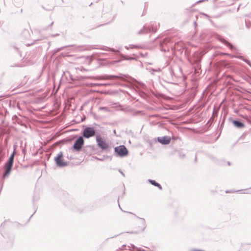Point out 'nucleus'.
I'll use <instances>...</instances> for the list:
<instances>
[{
  "label": "nucleus",
  "instance_id": "obj_1",
  "mask_svg": "<svg viewBox=\"0 0 251 251\" xmlns=\"http://www.w3.org/2000/svg\"><path fill=\"white\" fill-rule=\"evenodd\" d=\"M16 148V146L14 145V151L13 152L11 153L10 156H9L8 160L5 163L4 169V171L2 175V178H5L6 177H7L9 174L11 173L12 166L13 165L14 163V156L15 155V150Z\"/></svg>",
  "mask_w": 251,
  "mask_h": 251
},
{
  "label": "nucleus",
  "instance_id": "obj_2",
  "mask_svg": "<svg viewBox=\"0 0 251 251\" xmlns=\"http://www.w3.org/2000/svg\"><path fill=\"white\" fill-rule=\"evenodd\" d=\"M157 25L156 23L151 24L150 26L147 27L146 25L143 26L142 28L138 32V34H143L147 33L149 32H155L157 30Z\"/></svg>",
  "mask_w": 251,
  "mask_h": 251
},
{
  "label": "nucleus",
  "instance_id": "obj_3",
  "mask_svg": "<svg viewBox=\"0 0 251 251\" xmlns=\"http://www.w3.org/2000/svg\"><path fill=\"white\" fill-rule=\"evenodd\" d=\"M96 139L98 147L102 151H105L109 149L108 144L101 138L100 134L96 136Z\"/></svg>",
  "mask_w": 251,
  "mask_h": 251
},
{
  "label": "nucleus",
  "instance_id": "obj_4",
  "mask_svg": "<svg viewBox=\"0 0 251 251\" xmlns=\"http://www.w3.org/2000/svg\"><path fill=\"white\" fill-rule=\"evenodd\" d=\"M114 151L117 156L121 157L126 156L128 154V151L124 145H120L115 147Z\"/></svg>",
  "mask_w": 251,
  "mask_h": 251
},
{
  "label": "nucleus",
  "instance_id": "obj_5",
  "mask_svg": "<svg viewBox=\"0 0 251 251\" xmlns=\"http://www.w3.org/2000/svg\"><path fill=\"white\" fill-rule=\"evenodd\" d=\"M96 133V130L93 127L86 126L83 129L82 137L89 139L94 136Z\"/></svg>",
  "mask_w": 251,
  "mask_h": 251
},
{
  "label": "nucleus",
  "instance_id": "obj_6",
  "mask_svg": "<svg viewBox=\"0 0 251 251\" xmlns=\"http://www.w3.org/2000/svg\"><path fill=\"white\" fill-rule=\"evenodd\" d=\"M172 44L171 40L169 38H165L160 41V48L162 51L166 52L169 50L170 45Z\"/></svg>",
  "mask_w": 251,
  "mask_h": 251
},
{
  "label": "nucleus",
  "instance_id": "obj_7",
  "mask_svg": "<svg viewBox=\"0 0 251 251\" xmlns=\"http://www.w3.org/2000/svg\"><path fill=\"white\" fill-rule=\"evenodd\" d=\"M63 153L62 152H60L57 155L54 157V161L56 164L59 167H63L68 165V163L67 162L63 161Z\"/></svg>",
  "mask_w": 251,
  "mask_h": 251
},
{
  "label": "nucleus",
  "instance_id": "obj_8",
  "mask_svg": "<svg viewBox=\"0 0 251 251\" xmlns=\"http://www.w3.org/2000/svg\"><path fill=\"white\" fill-rule=\"evenodd\" d=\"M84 141L83 137L79 136L75 142L72 149L76 151H80L84 145Z\"/></svg>",
  "mask_w": 251,
  "mask_h": 251
},
{
  "label": "nucleus",
  "instance_id": "obj_9",
  "mask_svg": "<svg viewBox=\"0 0 251 251\" xmlns=\"http://www.w3.org/2000/svg\"><path fill=\"white\" fill-rule=\"evenodd\" d=\"M91 79H112L115 78H120L121 79H123V78L119 76L118 75H105L101 76H90L89 77Z\"/></svg>",
  "mask_w": 251,
  "mask_h": 251
},
{
  "label": "nucleus",
  "instance_id": "obj_10",
  "mask_svg": "<svg viewBox=\"0 0 251 251\" xmlns=\"http://www.w3.org/2000/svg\"><path fill=\"white\" fill-rule=\"evenodd\" d=\"M171 137L168 136H164L163 137H159L157 138L158 142L162 145H168L171 142Z\"/></svg>",
  "mask_w": 251,
  "mask_h": 251
},
{
  "label": "nucleus",
  "instance_id": "obj_11",
  "mask_svg": "<svg viewBox=\"0 0 251 251\" xmlns=\"http://www.w3.org/2000/svg\"><path fill=\"white\" fill-rule=\"evenodd\" d=\"M219 40L223 44H224L225 45H226L231 50H235V51L237 50V48L235 46H234L233 45H232V44H231L228 41L225 40V39H224L222 37H220L219 38Z\"/></svg>",
  "mask_w": 251,
  "mask_h": 251
},
{
  "label": "nucleus",
  "instance_id": "obj_12",
  "mask_svg": "<svg viewBox=\"0 0 251 251\" xmlns=\"http://www.w3.org/2000/svg\"><path fill=\"white\" fill-rule=\"evenodd\" d=\"M119 207L123 211V212H127V211H124L122 209V208H121L120 206V204H119ZM127 213H130V214H132L133 215H134L135 216H136V217L138 219H140L141 221H142V224L143 225V226L141 229V231H144L145 229V228H146V221H145V219L144 218H139L138 217V216H136L134 214L131 213V212H127Z\"/></svg>",
  "mask_w": 251,
  "mask_h": 251
},
{
  "label": "nucleus",
  "instance_id": "obj_13",
  "mask_svg": "<svg viewBox=\"0 0 251 251\" xmlns=\"http://www.w3.org/2000/svg\"><path fill=\"white\" fill-rule=\"evenodd\" d=\"M232 123L234 126L238 128H242L245 126L244 124L239 120H233Z\"/></svg>",
  "mask_w": 251,
  "mask_h": 251
},
{
  "label": "nucleus",
  "instance_id": "obj_14",
  "mask_svg": "<svg viewBox=\"0 0 251 251\" xmlns=\"http://www.w3.org/2000/svg\"><path fill=\"white\" fill-rule=\"evenodd\" d=\"M148 181L151 185L158 187L159 190H161L162 189V187L161 185L158 182H156L154 180L149 179Z\"/></svg>",
  "mask_w": 251,
  "mask_h": 251
},
{
  "label": "nucleus",
  "instance_id": "obj_15",
  "mask_svg": "<svg viewBox=\"0 0 251 251\" xmlns=\"http://www.w3.org/2000/svg\"><path fill=\"white\" fill-rule=\"evenodd\" d=\"M218 110H216L214 108V109H213L212 115L211 117L210 118V119L209 121L213 122V120H214V117L215 116H217V115L218 114Z\"/></svg>",
  "mask_w": 251,
  "mask_h": 251
},
{
  "label": "nucleus",
  "instance_id": "obj_16",
  "mask_svg": "<svg viewBox=\"0 0 251 251\" xmlns=\"http://www.w3.org/2000/svg\"><path fill=\"white\" fill-rule=\"evenodd\" d=\"M102 50H105L111 51H113V52H118V50H116L113 48H108V47H105V48L103 49Z\"/></svg>",
  "mask_w": 251,
  "mask_h": 251
},
{
  "label": "nucleus",
  "instance_id": "obj_17",
  "mask_svg": "<svg viewBox=\"0 0 251 251\" xmlns=\"http://www.w3.org/2000/svg\"><path fill=\"white\" fill-rule=\"evenodd\" d=\"M99 109L100 110H104V111H106V112L110 111L109 108L107 107H104V106L100 107Z\"/></svg>",
  "mask_w": 251,
  "mask_h": 251
},
{
  "label": "nucleus",
  "instance_id": "obj_18",
  "mask_svg": "<svg viewBox=\"0 0 251 251\" xmlns=\"http://www.w3.org/2000/svg\"><path fill=\"white\" fill-rule=\"evenodd\" d=\"M169 71V73H170V75L172 77H173L174 75V70H173V69L172 68L170 67Z\"/></svg>",
  "mask_w": 251,
  "mask_h": 251
},
{
  "label": "nucleus",
  "instance_id": "obj_19",
  "mask_svg": "<svg viewBox=\"0 0 251 251\" xmlns=\"http://www.w3.org/2000/svg\"><path fill=\"white\" fill-rule=\"evenodd\" d=\"M140 95L143 98H145L147 97V94L142 91L140 92Z\"/></svg>",
  "mask_w": 251,
  "mask_h": 251
},
{
  "label": "nucleus",
  "instance_id": "obj_20",
  "mask_svg": "<svg viewBox=\"0 0 251 251\" xmlns=\"http://www.w3.org/2000/svg\"><path fill=\"white\" fill-rule=\"evenodd\" d=\"M241 191V190L234 191V190H230V191H226V193H234V192H239V191Z\"/></svg>",
  "mask_w": 251,
  "mask_h": 251
},
{
  "label": "nucleus",
  "instance_id": "obj_21",
  "mask_svg": "<svg viewBox=\"0 0 251 251\" xmlns=\"http://www.w3.org/2000/svg\"><path fill=\"white\" fill-rule=\"evenodd\" d=\"M66 47H67V46H66ZM65 48V47H61V48H58V49H57L56 50V51H56V52H58V51H60V50H63L64 48Z\"/></svg>",
  "mask_w": 251,
  "mask_h": 251
},
{
  "label": "nucleus",
  "instance_id": "obj_22",
  "mask_svg": "<svg viewBox=\"0 0 251 251\" xmlns=\"http://www.w3.org/2000/svg\"><path fill=\"white\" fill-rule=\"evenodd\" d=\"M236 58H238V59H241L242 60H244V59L245 58L243 56H237L236 57Z\"/></svg>",
  "mask_w": 251,
  "mask_h": 251
},
{
  "label": "nucleus",
  "instance_id": "obj_23",
  "mask_svg": "<svg viewBox=\"0 0 251 251\" xmlns=\"http://www.w3.org/2000/svg\"><path fill=\"white\" fill-rule=\"evenodd\" d=\"M118 171L120 173V174L124 176L125 177V174L124 173V172L121 170V169H119L118 170Z\"/></svg>",
  "mask_w": 251,
  "mask_h": 251
},
{
  "label": "nucleus",
  "instance_id": "obj_24",
  "mask_svg": "<svg viewBox=\"0 0 251 251\" xmlns=\"http://www.w3.org/2000/svg\"><path fill=\"white\" fill-rule=\"evenodd\" d=\"M130 48H138V46H135V45H130Z\"/></svg>",
  "mask_w": 251,
  "mask_h": 251
},
{
  "label": "nucleus",
  "instance_id": "obj_25",
  "mask_svg": "<svg viewBox=\"0 0 251 251\" xmlns=\"http://www.w3.org/2000/svg\"><path fill=\"white\" fill-rule=\"evenodd\" d=\"M110 85V84L109 83H101V86H109Z\"/></svg>",
  "mask_w": 251,
  "mask_h": 251
},
{
  "label": "nucleus",
  "instance_id": "obj_26",
  "mask_svg": "<svg viewBox=\"0 0 251 251\" xmlns=\"http://www.w3.org/2000/svg\"><path fill=\"white\" fill-rule=\"evenodd\" d=\"M24 34L25 35H27V34H29V32H28V31L27 30H25L24 31Z\"/></svg>",
  "mask_w": 251,
  "mask_h": 251
},
{
  "label": "nucleus",
  "instance_id": "obj_27",
  "mask_svg": "<svg viewBox=\"0 0 251 251\" xmlns=\"http://www.w3.org/2000/svg\"><path fill=\"white\" fill-rule=\"evenodd\" d=\"M94 86H101V83H95L93 84Z\"/></svg>",
  "mask_w": 251,
  "mask_h": 251
},
{
  "label": "nucleus",
  "instance_id": "obj_28",
  "mask_svg": "<svg viewBox=\"0 0 251 251\" xmlns=\"http://www.w3.org/2000/svg\"><path fill=\"white\" fill-rule=\"evenodd\" d=\"M246 63H247V64H248L250 67H251V62L249 60H248V61L246 62Z\"/></svg>",
  "mask_w": 251,
  "mask_h": 251
},
{
  "label": "nucleus",
  "instance_id": "obj_29",
  "mask_svg": "<svg viewBox=\"0 0 251 251\" xmlns=\"http://www.w3.org/2000/svg\"><path fill=\"white\" fill-rule=\"evenodd\" d=\"M59 34L57 33V34H52L51 35V37H55V36H58Z\"/></svg>",
  "mask_w": 251,
  "mask_h": 251
},
{
  "label": "nucleus",
  "instance_id": "obj_30",
  "mask_svg": "<svg viewBox=\"0 0 251 251\" xmlns=\"http://www.w3.org/2000/svg\"><path fill=\"white\" fill-rule=\"evenodd\" d=\"M130 234H137L138 233V232H136V231H132V232H129Z\"/></svg>",
  "mask_w": 251,
  "mask_h": 251
},
{
  "label": "nucleus",
  "instance_id": "obj_31",
  "mask_svg": "<svg viewBox=\"0 0 251 251\" xmlns=\"http://www.w3.org/2000/svg\"><path fill=\"white\" fill-rule=\"evenodd\" d=\"M205 0H200L198 1H197V3H201V2L202 1H205Z\"/></svg>",
  "mask_w": 251,
  "mask_h": 251
},
{
  "label": "nucleus",
  "instance_id": "obj_32",
  "mask_svg": "<svg viewBox=\"0 0 251 251\" xmlns=\"http://www.w3.org/2000/svg\"><path fill=\"white\" fill-rule=\"evenodd\" d=\"M248 60L247 59L244 58L243 61L246 63Z\"/></svg>",
  "mask_w": 251,
  "mask_h": 251
},
{
  "label": "nucleus",
  "instance_id": "obj_33",
  "mask_svg": "<svg viewBox=\"0 0 251 251\" xmlns=\"http://www.w3.org/2000/svg\"><path fill=\"white\" fill-rule=\"evenodd\" d=\"M180 157H184L185 156V155H184V154H182V155L180 154Z\"/></svg>",
  "mask_w": 251,
  "mask_h": 251
},
{
  "label": "nucleus",
  "instance_id": "obj_34",
  "mask_svg": "<svg viewBox=\"0 0 251 251\" xmlns=\"http://www.w3.org/2000/svg\"><path fill=\"white\" fill-rule=\"evenodd\" d=\"M141 86L143 88L145 87V85L144 84H142Z\"/></svg>",
  "mask_w": 251,
  "mask_h": 251
},
{
  "label": "nucleus",
  "instance_id": "obj_35",
  "mask_svg": "<svg viewBox=\"0 0 251 251\" xmlns=\"http://www.w3.org/2000/svg\"><path fill=\"white\" fill-rule=\"evenodd\" d=\"M194 25L195 26L197 25V23H196V21L194 22Z\"/></svg>",
  "mask_w": 251,
  "mask_h": 251
},
{
  "label": "nucleus",
  "instance_id": "obj_36",
  "mask_svg": "<svg viewBox=\"0 0 251 251\" xmlns=\"http://www.w3.org/2000/svg\"><path fill=\"white\" fill-rule=\"evenodd\" d=\"M131 246L132 247V248L133 249H135L136 248V247H135V246L134 245H131Z\"/></svg>",
  "mask_w": 251,
  "mask_h": 251
},
{
  "label": "nucleus",
  "instance_id": "obj_37",
  "mask_svg": "<svg viewBox=\"0 0 251 251\" xmlns=\"http://www.w3.org/2000/svg\"><path fill=\"white\" fill-rule=\"evenodd\" d=\"M33 44V43H31V44H28L26 45V46H30L31 45H32Z\"/></svg>",
  "mask_w": 251,
  "mask_h": 251
},
{
  "label": "nucleus",
  "instance_id": "obj_38",
  "mask_svg": "<svg viewBox=\"0 0 251 251\" xmlns=\"http://www.w3.org/2000/svg\"><path fill=\"white\" fill-rule=\"evenodd\" d=\"M197 156H196V157H195V162H196V161H197Z\"/></svg>",
  "mask_w": 251,
  "mask_h": 251
},
{
  "label": "nucleus",
  "instance_id": "obj_39",
  "mask_svg": "<svg viewBox=\"0 0 251 251\" xmlns=\"http://www.w3.org/2000/svg\"><path fill=\"white\" fill-rule=\"evenodd\" d=\"M227 164H228V165H230V162H227Z\"/></svg>",
  "mask_w": 251,
  "mask_h": 251
},
{
  "label": "nucleus",
  "instance_id": "obj_40",
  "mask_svg": "<svg viewBox=\"0 0 251 251\" xmlns=\"http://www.w3.org/2000/svg\"><path fill=\"white\" fill-rule=\"evenodd\" d=\"M53 24V22H52L51 23V24H50V26H51Z\"/></svg>",
  "mask_w": 251,
  "mask_h": 251
},
{
  "label": "nucleus",
  "instance_id": "obj_41",
  "mask_svg": "<svg viewBox=\"0 0 251 251\" xmlns=\"http://www.w3.org/2000/svg\"><path fill=\"white\" fill-rule=\"evenodd\" d=\"M113 132H114V133H116V130H114Z\"/></svg>",
  "mask_w": 251,
  "mask_h": 251
},
{
  "label": "nucleus",
  "instance_id": "obj_42",
  "mask_svg": "<svg viewBox=\"0 0 251 251\" xmlns=\"http://www.w3.org/2000/svg\"><path fill=\"white\" fill-rule=\"evenodd\" d=\"M126 48L127 49H129L127 46H126Z\"/></svg>",
  "mask_w": 251,
  "mask_h": 251
},
{
  "label": "nucleus",
  "instance_id": "obj_43",
  "mask_svg": "<svg viewBox=\"0 0 251 251\" xmlns=\"http://www.w3.org/2000/svg\"><path fill=\"white\" fill-rule=\"evenodd\" d=\"M161 71V69H159L158 70H157V71Z\"/></svg>",
  "mask_w": 251,
  "mask_h": 251
},
{
  "label": "nucleus",
  "instance_id": "obj_44",
  "mask_svg": "<svg viewBox=\"0 0 251 251\" xmlns=\"http://www.w3.org/2000/svg\"><path fill=\"white\" fill-rule=\"evenodd\" d=\"M216 0H214V1H216Z\"/></svg>",
  "mask_w": 251,
  "mask_h": 251
}]
</instances>
